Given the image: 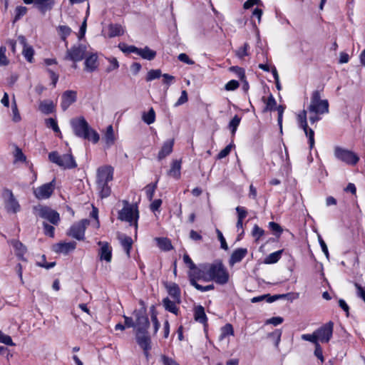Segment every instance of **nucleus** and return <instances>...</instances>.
<instances>
[{"label":"nucleus","instance_id":"8fccbe9b","mask_svg":"<svg viewBox=\"0 0 365 365\" xmlns=\"http://www.w3.org/2000/svg\"><path fill=\"white\" fill-rule=\"evenodd\" d=\"M250 48V46L247 43H245L243 46L239 48L236 51V56L242 59L245 56H247L249 55L247 52V49Z\"/></svg>","mask_w":365,"mask_h":365},{"label":"nucleus","instance_id":"aec40b11","mask_svg":"<svg viewBox=\"0 0 365 365\" xmlns=\"http://www.w3.org/2000/svg\"><path fill=\"white\" fill-rule=\"evenodd\" d=\"M76 247V242H60L53 245V251L56 253H63L67 255L69 252L73 251Z\"/></svg>","mask_w":365,"mask_h":365},{"label":"nucleus","instance_id":"4468645a","mask_svg":"<svg viewBox=\"0 0 365 365\" xmlns=\"http://www.w3.org/2000/svg\"><path fill=\"white\" fill-rule=\"evenodd\" d=\"M135 339L137 344L143 350L145 356L148 358L149 351L151 349V339L148 331L145 333H135Z\"/></svg>","mask_w":365,"mask_h":365},{"label":"nucleus","instance_id":"c9c22d12","mask_svg":"<svg viewBox=\"0 0 365 365\" xmlns=\"http://www.w3.org/2000/svg\"><path fill=\"white\" fill-rule=\"evenodd\" d=\"M282 252L283 250H278L277 252L269 254L268 256L266 257L264 262L267 264L277 262L281 258Z\"/></svg>","mask_w":365,"mask_h":365},{"label":"nucleus","instance_id":"5fc2aeb1","mask_svg":"<svg viewBox=\"0 0 365 365\" xmlns=\"http://www.w3.org/2000/svg\"><path fill=\"white\" fill-rule=\"evenodd\" d=\"M264 234V230L257 225H255L252 231V235L256 240H259Z\"/></svg>","mask_w":365,"mask_h":365},{"label":"nucleus","instance_id":"3c124183","mask_svg":"<svg viewBox=\"0 0 365 365\" xmlns=\"http://www.w3.org/2000/svg\"><path fill=\"white\" fill-rule=\"evenodd\" d=\"M230 71L234 72L240 79V81H243L244 78H246L245 76V71L244 68L239 66H231L230 68Z\"/></svg>","mask_w":365,"mask_h":365},{"label":"nucleus","instance_id":"4be33fe9","mask_svg":"<svg viewBox=\"0 0 365 365\" xmlns=\"http://www.w3.org/2000/svg\"><path fill=\"white\" fill-rule=\"evenodd\" d=\"M165 288L168 291V294L178 303H181V290L175 282L165 284Z\"/></svg>","mask_w":365,"mask_h":365},{"label":"nucleus","instance_id":"a211bd4d","mask_svg":"<svg viewBox=\"0 0 365 365\" xmlns=\"http://www.w3.org/2000/svg\"><path fill=\"white\" fill-rule=\"evenodd\" d=\"M289 295H290V293L282 294H274V295H271L269 294H262V295L255 297L252 298L251 302L252 303H257V302H260L262 301H266L268 303H272L278 299H286Z\"/></svg>","mask_w":365,"mask_h":365},{"label":"nucleus","instance_id":"9b49d317","mask_svg":"<svg viewBox=\"0 0 365 365\" xmlns=\"http://www.w3.org/2000/svg\"><path fill=\"white\" fill-rule=\"evenodd\" d=\"M298 120L299 126L303 129L305 135L309 138V148L312 149L314 145V132L312 128H309L307 122V111L303 110L298 115Z\"/></svg>","mask_w":365,"mask_h":365},{"label":"nucleus","instance_id":"79ce46f5","mask_svg":"<svg viewBox=\"0 0 365 365\" xmlns=\"http://www.w3.org/2000/svg\"><path fill=\"white\" fill-rule=\"evenodd\" d=\"M58 32L61 37V39L66 41V38L71 34V29L68 26L61 25L58 27Z\"/></svg>","mask_w":365,"mask_h":365},{"label":"nucleus","instance_id":"6e6552de","mask_svg":"<svg viewBox=\"0 0 365 365\" xmlns=\"http://www.w3.org/2000/svg\"><path fill=\"white\" fill-rule=\"evenodd\" d=\"M88 224V220H82L78 222L74 223L66 232V235L77 240H83L85 238L86 225Z\"/></svg>","mask_w":365,"mask_h":365},{"label":"nucleus","instance_id":"f03ea898","mask_svg":"<svg viewBox=\"0 0 365 365\" xmlns=\"http://www.w3.org/2000/svg\"><path fill=\"white\" fill-rule=\"evenodd\" d=\"M124 207L118 212V219L120 221L129 222L130 226H134L135 234L138 229V220L139 211L137 205H130L128 201H123Z\"/></svg>","mask_w":365,"mask_h":365},{"label":"nucleus","instance_id":"ddd939ff","mask_svg":"<svg viewBox=\"0 0 365 365\" xmlns=\"http://www.w3.org/2000/svg\"><path fill=\"white\" fill-rule=\"evenodd\" d=\"M334 323L329 322L315 331L318 340L322 343H327L329 341L333 334Z\"/></svg>","mask_w":365,"mask_h":365},{"label":"nucleus","instance_id":"f3484780","mask_svg":"<svg viewBox=\"0 0 365 365\" xmlns=\"http://www.w3.org/2000/svg\"><path fill=\"white\" fill-rule=\"evenodd\" d=\"M77 100V93L74 91L68 90L63 93L61 96V107L63 111L75 103Z\"/></svg>","mask_w":365,"mask_h":365},{"label":"nucleus","instance_id":"774afa93","mask_svg":"<svg viewBox=\"0 0 365 365\" xmlns=\"http://www.w3.org/2000/svg\"><path fill=\"white\" fill-rule=\"evenodd\" d=\"M161 361L163 365H180L175 360L165 355L161 356Z\"/></svg>","mask_w":365,"mask_h":365},{"label":"nucleus","instance_id":"393cba45","mask_svg":"<svg viewBox=\"0 0 365 365\" xmlns=\"http://www.w3.org/2000/svg\"><path fill=\"white\" fill-rule=\"evenodd\" d=\"M98 56L96 53H92L86 58L85 66L86 70L88 72H93L98 68Z\"/></svg>","mask_w":365,"mask_h":365},{"label":"nucleus","instance_id":"052dcab7","mask_svg":"<svg viewBox=\"0 0 365 365\" xmlns=\"http://www.w3.org/2000/svg\"><path fill=\"white\" fill-rule=\"evenodd\" d=\"M285 109V106L282 105H279V106H276V110L278 112V118H277V123L279 126L280 130H282V118H283V113Z\"/></svg>","mask_w":365,"mask_h":365},{"label":"nucleus","instance_id":"e2e57ef3","mask_svg":"<svg viewBox=\"0 0 365 365\" xmlns=\"http://www.w3.org/2000/svg\"><path fill=\"white\" fill-rule=\"evenodd\" d=\"M43 227L44 230V234L50 237H54V231L55 228L53 226L48 224L47 222H43Z\"/></svg>","mask_w":365,"mask_h":365},{"label":"nucleus","instance_id":"423d86ee","mask_svg":"<svg viewBox=\"0 0 365 365\" xmlns=\"http://www.w3.org/2000/svg\"><path fill=\"white\" fill-rule=\"evenodd\" d=\"M334 156L347 165H355L359 161V157L356 153L338 146L334 149Z\"/></svg>","mask_w":365,"mask_h":365},{"label":"nucleus","instance_id":"412c9836","mask_svg":"<svg viewBox=\"0 0 365 365\" xmlns=\"http://www.w3.org/2000/svg\"><path fill=\"white\" fill-rule=\"evenodd\" d=\"M247 248H237L235 250L229 259V265L232 267L234 264L240 262L247 255Z\"/></svg>","mask_w":365,"mask_h":365},{"label":"nucleus","instance_id":"bf43d9fd","mask_svg":"<svg viewBox=\"0 0 365 365\" xmlns=\"http://www.w3.org/2000/svg\"><path fill=\"white\" fill-rule=\"evenodd\" d=\"M302 339L303 340L310 341V342L314 344V346H317V344H319L317 335L316 334L315 331H314L312 334H303L302 336Z\"/></svg>","mask_w":365,"mask_h":365},{"label":"nucleus","instance_id":"5701e85b","mask_svg":"<svg viewBox=\"0 0 365 365\" xmlns=\"http://www.w3.org/2000/svg\"><path fill=\"white\" fill-rule=\"evenodd\" d=\"M173 145H174V139L168 140L164 142V143L158 155V160H161L164 159L165 157H167L168 155H169L173 152Z\"/></svg>","mask_w":365,"mask_h":365},{"label":"nucleus","instance_id":"cd10ccee","mask_svg":"<svg viewBox=\"0 0 365 365\" xmlns=\"http://www.w3.org/2000/svg\"><path fill=\"white\" fill-rule=\"evenodd\" d=\"M137 54L144 59L152 61L156 56V51L150 49L148 46H145L143 48H138Z\"/></svg>","mask_w":365,"mask_h":365},{"label":"nucleus","instance_id":"6e6d98bb","mask_svg":"<svg viewBox=\"0 0 365 365\" xmlns=\"http://www.w3.org/2000/svg\"><path fill=\"white\" fill-rule=\"evenodd\" d=\"M107 59L110 63V65L109 66H108L106 69V71L107 73H110L112 71L118 69L119 68V63H118L117 58L112 57V58H108Z\"/></svg>","mask_w":365,"mask_h":365},{"label":"nucleus","instance_id":"f704fd0d","mask_svg":"<svg viewBox=\"0 0 365 365\" xmlns=\"http://www.w3.org/2000/svg\"><path fill=\"white\" fill-rule=\"evenodd\" d=\"M98 190H99L101 198L108 197L111 192V188L108 183H97Z\"/></svg>","mask_w":365,"mask_h":365},{"label":"nucleus","instance_id":"c03bdc74","mask_svg":"<svg viewBox=\"0 0 365 365\" xmlns=\"http://www.w3.org/2000/svg\"><path fill=\"white\" fill-rule=\"evenodd\" d=\"M27 8L23 6H18L15 9V16L13 20V23H16L20 20L27 13Z\"/></svg>","mask_w":365,"mask_h":365},{"label":"nucleus","instance_id":"338daca9","mask_svg":"<svg viewBox=\"0 0 365 365\" xmlns=\"http://www.w3.org/2000/svg\"><path fill=\"white\" fill-rule=\"evenodd\" d=\"M235 210L237 214V220H243L247 217V211L245 207L237 206Z\"/></svg>","mask_w":365,"mask_h":365},{"label":"nucleus","instance_id":"864d4df0","mask_svg":"<svg viewBox=\"0 0 365 365\" xmlns=\"http://www.w3.org/2000/svg\"><path fill=\"white\" fill-rule=\"evenodd\" d=\"M42 262H37L36 265L40 267H43L46 269H49L51 268H53L56 265V262H47L46 261V256L43 255L41 256Z\"/></svg>","mask_w":365,"mask_h":365},{"label":"nucleus","instance_id":"a18cd8bd","mask_svg":"<svg viewBox=\"0 0 365 365\" xmlns=\"http://www.w3.org/2000/svg\"><path fill=\"white\" fill-rule=\"evenodd\" d=\"M161 76L162 72L160 69H151L148 72L145 80L148 82L152 81L153 80L160 78Z\"/></svg>","mask_w":365,"mask_h":365},{"label":"nucleus","instance_id":"f257e3e1","mask_svg":"<svg viewBox=\"0 0 365 365\" xmlns=\"http://www.w3.org/2000/svg\"><path fill=\"white\" fill-rule=\"evenodd\" d=\"M70 124L74 135L80 138L97 143L100 139L98 133L91 128L84 117L72 118Z\"/></svg>","mask_w":365,"mask_h":365},{"label":"nucleus","instance_id":"a878e982","mask_svg":"<svg viewBox=\"0 0 365 365\" xmlns=\"http://www.w3.org/2000/svg\"><path fill=\"white\" fill-rule=\"evenodd\" d=\"M162 304L166 311L173 313L176 316L178 315L179 309L176 305L178 303L174 299L172 301L168 297H165L163 299Z\"/></svg>","mask_w":365,"mask_h":365},{"label":"nucleus","instance_id":"dca6fc26","mask_svg":"<svg viewBox=\"0 0 365 365\" xmlns=\"http://www.w3.org/2000/svg\"><path fill=\"white\" fill-rule=\"evenodd\" d=\"M53 190L54 180L37 187L34 192L36 198L42 200L48 198L52 195Z\"/></svg>","mask_w":365,"mask_h":365},{"label":"nucleus","instance_id":"37998d69","mask_svg":"<svg viewBox=\"0 0 365 365\" xmlns=\"http://www.w3.org/2000/svg\"><path fill=\"white\" fill-rule=\"evenodd\" d=\"M158 181V180H157L154 183H150L147 185L145 187L146 196L149 201H151L153 198V195L157 187Z\"/></svg>","mask_w":365,"mask_h":365},{"label":"nucleus","instance_id":"de8ad7c7","mask_svg":"<svg viewBox=\"0 0 365 365\" xmlns=\"http://www.w3.org/2000/svg\"><path fill=\"white\" fill-rule=\"evenodd\" d=\"M119 49L125 53H135L137 54L138 47L135 46H128L125 43H120L118 44Z\"/></svg>","mask_w":365,"mask_h":365},{"label":"nucleus","instance_id":"473e14b6","mask_svg":"<svg viewBox=\"0 0 365 365\" xmlns=\"http://www.w3.org/2000/svg\"><path fill=\"white\" fill-rule=\"evenodd\" d=\"M124 31L121 25L118 24H110L108 25V37L113 38L123 34Z\"/></svg>","mask_w":365,"mask_h":365},{"label":"nucleus","instance_id":"49530a36","mask_svg":"<svg viewBox=\"0 0 365 365\" xmlns=\"http://www.w3.org/2000/svg\"><path fill=\"white\" fill-rule=\"evenodd\" d=\"M268 227L277 238L280 237L281 234L283 232V229L282 228V227L275 222H269Z\"/></svg>","mask_w":365,"mask_h":365},{"label":"nucleus","instance_id":"4d7b16f0","mask_svg":"<svg viewBox=\"0 0 365 365\" xmlns=\"http://www.w3.org/2000/svg\"><path fill=\"white\" fill-rule=\"evenodd\" d=\"M46 124L47 127L52 128L55 133H61L57 121L55 119H53L52 118L46 119Z\"/></svg>","mask_w":365,"mask_h":365},{"label":"nucleus","instance_id":"a19ab883","mask_svg":"<svg viewBox=\"0 0 365 365\" xmlns=\"http://www.w3.org/2000/svg\"><path fill=\"white\" fill-rule=\"evenodd\" d=\"M39 109L45 114H50L53 111L54 105L52 101H43L40 103Z\"/></svg>","mask_w":365,"mask_h":365},{"label":"nucleus","instance_id":"9d476101","mask_svg":"<svg viewBox=\"0 0 365 365\" xmlns=\"http://www.w3.org/2000/svg\"><path fill=\"white\" fill-rule=\"evenodd\" d=\"M5 198V208L8 212L16 213L20 209V205L17 200L15 198L12 191L8 188H5L3 192Z\"/></svg>","mask_w":365,"mask_h":365},{"label":"nucleus","instance_id":"0eeeda50","mask_svg":"<svg viewBox=\"0 0 365 365\" xmlns=\"http://www.w3.org/2000/svg\"><path fill=\"white\" fill-rule=\"evenodd\" d=\"M145 312L146 309L145 307L133 312V314L136 318V333H145L148 331L150 327V321Z\"/></svg>","mask_w":365,"mask_h":365},{"label":"nucleus","instance_id":"680f3d73","mask_svg":"<svg viewBox=\"0 0 365 365\" xmlns=\"http://www.w3.org/2000/svg\"><path fill=\"white\" fill-rule=\"evenodd\" d=\"M233 146H234V145L232 143L227 145L225 148H223L217 154V159L220 160V159H222V158L227 157L230 154Z\"/></svg>","mask_w":365,"mask_h":365},{"label":"nucleus","instance_id":"0e129e2a","mask_svg":"<svg viewBox=\"0 0 365 365\" xmlns=\"http://www.w3.org/2000/svg\"><path fill=\"white\" fill-rule=\"evenodd\" d=\"M0 342L8 345V346H15V344L13 342L12 339L10 336L4 334L2 331H0Z\"/></svg>","mask_w":365,"mask_h":365},{"label":"nucleus","instance_id":"13d9d810","mask_svg":"<svg viewBox=\"0 0 365 365\" xmlns=\"http://www.w3.org/2000/svg\"><path fill=\"white\" fill-rule=\"evenodd\" d=\"M11 110L13 113V120L14 122H19L21 120V115L19 112V109L16 103L15 99L13 100L12 105H11Z\"/></svg>","mask_w":365,"mask_h":365},{"label":"nucleus","instance_id":"69168bd1","mask_svg":"<svg viewBox=\"0 0 365 365\" xmlns=\"http://www.w3.org/2000/svg\"><path fill=\"white\" fill-rule=\"evenodd\" d=\"M269 337L275 339V346L277 347L282 336V331L280 329H275L273 332L268 334Z\"/></svg>","mask_w":365,"mask_h":365},{"label":"nucleus","instance_id":"c85d7f7f","mask_svg":"<svg viewBox=\"0 0 365 365\" xmlns=\"http://www.w3.org/2000/svg\"><path fill=\"white\" fill-rule=\"evenodd\" d=\"M34 4L41 13H45L52 9L54 0H34Z\"/></svg>","mask_w":365,"mask_h":365},{"label":"nucleus","instance_id":"7c9ffc66","mask_svg":"<svg viewBox=\"0 0 365 365\" xmlns=\"http://www.w3.org/2000/svg\"><path fill=\"white\" fill-rule=\"evenodd\" d=\"M155 241L158 247L163 251H170L173 249L171 241L168 237H156Z\"/></svg>","mask_w":365,"mask_h":365},{"label":"nucleus","instance_id":"c756f323","mask_svg":"<svg viewBox=\"0 0 365 365\" xmlns=\"http://www.w3.org/2000/svg\"><path fill=\"white\" fill-rule=\"evenodd\" d=\"M262 101L266 104L265 107L262 110L263 113L276 110L277 101L272 94H270L267 99L263 96L262 98Z\"/></svg>","mask_w":365,"mask_h":365},{"label":"nucleus","instance_id":"6ab92c4d","mask_svg":"<svg viewBox=\"0 0 365 365\" xmlns=\"http://www.w3.org/2000/svg\"><path fill=\"white\" fill-rule=\"evenodd\" d=\"M98 245L101 246L98 251V255L101 261L105 260L110 262L112 259V248L107 242L99 241Z\"/></svg>","mask_w":365,"mask_h":365},{"label":"nucleus","instance_id":"1a4fd4ad","mask_svg":"<svg viewBox=\"0 0 365 365\" xmlns=\"http://www.w3.org/2000/svg\"><path fill=\"white\" fill-rule=\"evenodd\" d=\"M86 46L83 44L78 46H73L70 49L66 51L65 59L71 60L73 62H78L82 61L86 54Z\"/></svg>","mask_w":365,"mask_h":365},{"label":"nucleus","instance_id":"ea45409f","mask_svg":"<svg viewBox=\"0 0 365 365\" xmlns=\"http://www.w3.org/2000/svg\"><path fill=\"white\" fill-rule=\"evenodd\" d=\"M234 334L233 327L231 324H226L220 329V339H225L228 336H232Z\"/></svg>","mask_w":365,"mask_h":365},{"label":"nucleus","instance_id":"2eb2a0df","mask_svg":"<svg viewBox=\"0 0 365 365\" xmlns=\"http://www.w3.org/2000/svg\"><path fill=\"white\" fill-rule=\"evenodd\" d=\"M113 178V168L111 166H103L97 170L96 183H108Z\"/></svg>","mask_w":365,"mask_h":365},{"label":"nucleus","instance_id":"58836bf2","mask_svg":"<svg viewBox=\"0 0 365 365\" xmlns=\"http://www.w3.org/2000/svg\"><path fill=\"white\" fill-rule=\"evenodd\" d=\"M106 143L110 146L114 143L115 137L113 126L111 125L107 127V130L104 136Z\"/></svg>","mask_w":365,"mask_h":365},{"label":"nucleus","instance_id":"72a5a7b5","mask_svg":"<svg viewBox=\"0 0 365 365\" xmlns=\"http://www.w3.org/2000/svg\"><path fill=\"white\" fill-rule=\"evenodd\" d=\"M204 272L199 269L196 265L195 268L190 269L188 272V277L190 283L192 285V281H196V279H200L203 277Z\"/></svg>","mask_w":365,"mask_h":365},{"label":"nucleus","instance_id":"bb28decb","mask_svg":"<svg viewBox=\"0 0 365 365\" xmlns=\"http://www.w3.org/2000/svg\"><path fill=\"white\" fill-rule=\"evenodd\" d=\"M118 240L120 241L121 246L123 247L127 256L129 257L133 245L132 238L129 236L121 235L118 237Z\"/></svg>","mask_w":365,"mask_h":365},{"label":"nucleus","instance_id":"4c0bfd02","mask_svg":"<svg viewBox=\"0 0 365 365\" xmlns=\"http://www.w3.org/2000/svg\"><path fill=\"white\" fill-rule=\"evenodd\" d=\"M143 120L148 125L153 123L155 120V113L153 108H150L148 113H143Z\"/></svg>","mask_w":365,"mask_h":365},{"label":"nucleus","instance_id":"e433bc0d","mask_svg":"<svg viewBox=\"0 0 365 365\" xmlns=\"http://www.w3.org/2000/svg\"><path fill=\"white\" fill-rule=\"evenodd\" d=\"M241 118L238 115H235L228 124V128L231 131L232 135L234 136L237 129L240 123Z\"/></svg>","mask_w":365,"mask_h":365},{"label":"nucleus","instance_id":"2f4dec72","mask_svg":"<svg viewBox=\"0 0 365 365\" xmlns=\"http://www.w3.org/2000/svg\"><path fill=\"white\" fill-rule=\"evenodd\" d=\"M181 170V160H175L171 164V168L168 170V174L175 178H180Z\"/></svg>","mask_w":365,"mask_h":365},{"label":"nucleus","instance_id":"7ed1b4c3","mask_svg":"<svg viewBox=\"0 0 365 365\" xmlns=\"http://www.w3.org/2000/svg\"><path fill=\"white\" fill-rule=\"evenodd\" d=\"M207 273L213 281L219 284H225L228 282L230 275L222 261L216 260L210 265Z\"/></svg>","mask_w":365,"mask_h":365},{"label":"nucleus","instance_id":"603ef678","mask_svg":"<svg viewBox=\"0 0 365 365\" xmlns=\"http://www.w3.org/2000/svg\"><path fill=\"white\" fill-rule=\"evenodd\" d=\"M192 286H193L196 289L200 292H207L210 290H212L215 288L214 284H211L207 286H202L199 284L196 281H192Z\"/></svg>","mask_w":365,"mask_h":365},{"label":"nucleus","instance_id":"b1692460","mask_svg":"<svg viewBox=\"0 0 365 365\" xmlns=\"http://www.w3.org/2000/svg\"><path fill=\"white\" fill-rule=\"evenodd\" d=\"M194 319L196 322L207 325V317L206 316L205 308L202 305H197L194 308Z\"/></svg>","mask_w":365,"mask_h":365},{"label":"nucleus","instance_id":"f8f14e48","mask_svg":"<svg viewBox=\"0 0 365 365\" xmlns=\"http://www.w3.org/2000/svg\"><path fill=\"white\" fill-rule=\"evenodd\" d=\"M38 215L40 217L47 220L55 225H58L60 222L59 213L48 206H41L38 209Z\"/></svg>","mask_w":365,"mask_h":365},{"label":"nucleus","instance_id":"39448f33","mask_svg":"<svg viewBox=\"0 0 365 365\" xmlns=\"http://www.w3.org/2000/svg\"><path fill=\"white\" fill-rule=\"evenodd\" d=\"M311 113L324 114L329 112V102L327 100H321L320 92L317 90L313 91L311 103L308 108Z\"/></svg>","mask_w":365,"mask_h":365},{"label":"nucleus","instance_id":"09e8293b","mask_svg":"<svg viewBox=\"0 0 365 365\" xmlns=\"http://www.w3.org/2000/svg\"><path fill=\"white\" fill-rule=\"evenodd\" d=\"M22 54L29 63L33 62L34 50L32 46H29L26 48H24L22 51Z\"/></svg>","mask_w":365,"mask_h":365},{"label":"nucleus","instance_id":"20e7f679","mask_svg":"<svg viewBox=\"0 0 365 365\" xmlns=\"http://www.w3.org/2000/svg\"><path fill=\"white\" fill-rule=\"evenodd\" d=\"M48 160L65 170H71L77 167V163L71 154V149L68 153L62 155H60L57 151H52L48 154Z\"/></svg>","mask_w":365,"mask_h":365}]
</instances>
